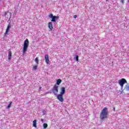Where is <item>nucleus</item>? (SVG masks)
<instances>
[{
    "mask_svg": "<svg viewBox=\"0 0 129 129\" xmlns=\"http://www.w3.org/2000/svg\"><path fill=\"white\" fill-rule=\"evenodd\" d=\"M109 115V112H108V110L107 107H104L100 113V118L102 120L103 119H105V118H107L108 117V115Z\"/></svg>",
    "mask_w": 129,
    "mask_h": 129,
    "instance_id": "1",
    "label": "nucleus"
},
{
    "mask_svg": "<svg viewBox=\"0 0 129 129\" xmlns=\"http://www.w3.org/2000/svg\"><path fill=\"white\" fill-rule=\"evenodd\" d=\"M28 48H29V39H27L24 41V43L23 44V54H26V51L28 50Z\"/></svg>",
    "mask_w": 129,
    "mask_h": 129,
    "instance_id": "2",
    "label": "nucleus"
},
{
    "mask_svg": "<svg viewBox=\"0 0 129 129\" xmlns=\"http://www.w3.org/2000/svg\"><path fill=\"white\" fill-rule=\"evenodd\" d=\"M48 17L51 19V22H56V20H59L60 17L59 16H53L52 13L48 15Z\"/></svg>",
    "mask_w": 129,
    "mask_h": 129,
    "instance_id": "3",
    "label": "nucleus"
},
{
    "mask_svg": "<svg viewBox=\"0 0 129 129\" xmlns=\"http://www.w3.org/2000/svg\"><path fill=\"white\" fill-rule=\"evenodd\" d=\"M59 86H57V85H54L53 88L52 89V92L55 95H57L58 94Z\"/></svg>",
    "mask_w": 129,
    "mask_h": 129,
    "instance_id": "4",
    "label": "nucleus"
},
{
    "mask_svg": "<svg viewBox=\"0 0 129 129\" xmlns=\"http://www.w3.org/2000/svg\"><path fill=\"white\" fill-rule=\"evenodd\" d=\"M125 83H127V82L125 79L122 78L118 81V84L121 86V87H123V86L124 84H125Z\"/></svg>",
    "mask_w": 129,
    "mask_h": 129,
    "instance_id": "5",
    "label": "nucleus"
},
{
    "mask_svg": "<svg viewBox=\"0 0 129 129\" xmlns=\"http://www.w3.org/2000/svg\"><path fill=\"white\" fill-rule=\"evenodd\" d=\"M57 98L60 102L64 101V98H63V95L59 94L57 96Z\"/></svg>",
    "mask_w": 129,
    "mask_h": 129,
    "instance_id": "6",
    "label": "nucleus"
},
{
    "mask_svg": "<svg viewBox=\"0 0 129 129\" xmlns=\"http://www.w3.org/2000/svg\"><path fill=\"white\" fill-rule=\"evenodd\" d=\"M48 27L49 29H50V31H52L53 30V23L52 22H49L48 23Z\"/></svg>",
    "mask_w": 129,
    "mask_h": 129,
    "instance_id": "7",
    "label": "nucleus"
},
{
    "mask_svg": "<svg viewBox=\"0 0 129 129\" xmlns=\"http://www.w3.org/2000/svg\"><path fill=\"white\" fill-rule=\"evenodd\" d=\"M10 29H11V24H8L5 35H8V33L10 32Z\"/></svg>",
    "mask_w": 129,
    "mask_h": 129,
    "instance_id": "8",
    "label": "nucleus"
},
{
    "mask_svg": "<svg viewBox=\"0 0 129 129\" xmlns=\"http://www.w3.org/2000/svg\"><path fill=\"white\" fill-rule=\"evenodd\" d=\"M66 91H65V87H61L60 88V94H59L64 95V94H65Z\"/></svg>",
    "mask_w": 129,
    "mask_h": 129,
    "instance_id": "9",
    "label": "nucleus"
},
{
    "mask_svg": "<svg viewBox=\"0 0 129 129\" xmlns=\"http://www.w3.org/2000/svg\"><path fill=\"white\" fill-rule=\"evenodd\" d=\"M45 59L47 64H49V56L48 54H45Z\"/></svg>",
    "mask_w": 129,
    "mask_h": 129,
    "instance_id": "10",
    "label": "nucleus"
},
{
    "mask_svg": "<svg viewBox=\"0 0 129 129\" xmlns=\"http://www.w3.org/2000/svg\"><path fill=\"white\" fill-rule=\"evenodd\" d=\"M33 126L34 127H37V120H34L33 121Z\"/></svg>",
    "mask_w": 129,
    "mask_h": 129,
    "instance_id": "11",
    "label": "nucleus"
},
{
    "mask_svg": "<svg viewBox=\"0 0 129 129\" xmlns=\"http://www.w3.org/2000/svg\"><path fill=\"white\" fill-rule=\"evenodd\" d=\"M124 89L126 90V91H129V84H127L124 88Z\"/></svg>",
    "mask_w": 129,
    "mask_h": 129,
    "instance_id": "12",
    "label": "nucleus"
},
{
    "mask_svg": "<svg viewBox=\"0 0 129 129\" xmlns=\"http://www.w3.org/2000/svg\"><path fill=\"white\" fill-rule=\"evenodd\" d=\"M61 82H62V80L61 79H59L57 80V81H56V84L57 85H59L61 83Z\"/></svg>",
    "mask_w": 129,
    "mask_h": 129,
    "instance_id": "13",
    "label": "nucleus"
},
{
    "mask_svg": "<svg viewBox=\"0 0 129 129\" xmlns=\"http://www.w3.org/2000/svg\"><path fill=\"white\" fill-rule=\"evenodd\" d=\"M8 54H9V59L11 60V59H12V51H9V52H8Z\"/></svg>",
    "mask_w": 129,
    "mask_h": 129,
    "instance_id": "14",
    "label": "nucleus"
},
{
    "mask_svg": "<svg viewBox=\"0 0 129 129\" xmlns=\"http://www.w3.org/2000/svg\"><path fill=\"white\" fill-rule=\"evenodd\" d=\"M35 61L37 64H39V58L38 57H36Z\"/></svg>",
    "mask_w": 129,
    "mask_h": 129,
    "instance_id": "15",
    "label": "nucleus"
},
{
    "mask_svg": "<svg viewBox=\"0 0 129 129\" xmlns=\"http://www.w3.org/2000/svg\"><path fill=\"white\" fill-rule=\"evenodd\" d=\"M48 127V124L44 123L43 124V128H47Z\"/></svg>",
    "mask_w": 129,
    "mask_h": 129,
    "instance_id": "16",
    "label": "nucleus"
},
{
    "mask_svg": "<svg viewBox=\"0 0 129 129\" xmlns=\"http://www.w3.org/2000/svg\"><path fill=\"white\" fill-rule=\"evenodd\" d=\"M38 68V64H35L33 66V70H37V69Z\"/></svg>",
    "mask_w": 129,
    "mask_h": 129,
    "instance_id": "17",
    "label": "nucleus"
},
{
    "mask_svg": "<svg viewBox=\"0 0 129 129\" xmlns=\"http://www.w3.org/2000/svg\"><path fill=\"white\" fill-rule=\"evenodd\" d=\"M13 103V102H10V104H8V106H7V108H10V107H11L12 106V104Z\"/></svg>",
    "mask_w": 129,
    "mask_h": 129,
    "instance_id": "18",
    "label": "nucleus"
},
{
    "mask_svg": "<svg viewBox=\"0 0 129 129\" xmlns=\"http://www.w3.org/2000/svg\"><path fill=\"white\" fill-rule=\"evenodd\" d=\"M78 58H79V56L78 55H76V60L77 62H78V61H79V59H78Z\"/></svg>",
    "mask_w": 129,
    "mask_h": 129,
    "instance_id": "19",
    "label": "nucleus"
},
{
    "mask_svg": "<svg viewBox=\"0 0 129 129\" xmlns=\"http://www.w3.org/2000/svg\"><path fill=\"white\" fill-rule=\"evenodd\" d=\"M74 19H76L77 18V15H74Z\"/></svg>",
    "mask_w": 129,
    "mask_h": 129,
    "instance_id": "20",
    "label": "nucleus"
},
{
    "mask_svg": "<svg viewBox=\"0 0 129 129\" xmlns=\"http://www.w3.org/2000/svg\"><path fill=\"white\" fill-rule=\"evenodd\" d=\"M121 1V3H122V4L124 3V0H120Z\"/></svg>",
    "mask_w": 129,
    "mask_h": 129,
    "instance_id": "21",
    "label": "nucleus"
},
{
    "mask_svg": "<svg viewBox=\"0 0 129 129\" xmlns=\"http://www.w3.org/2000/svg\"><path fill=\"white\" fill-rule=\"evenodd\" d=\"M113 110H114V111H115V108H113Z\"/></svg>",
    "mask_w": 129,
    "mask_h": 129,
    "instance_id": "22",
    "label": "nucleus"
},
{
    "mask_svg": "<svg viewBox=\"0 0 129 129\" xmlns=\"http://www.w3.org/2000/svg\"><path fill=\"white\" fill-rule=\"evenodd\" d=\"M7 13H6L5 14V17H7Z\"/></svg>",
    "mask_w": 129,
    "mask_h": 129,
    "instance_id": "23",
    "label": "nucleus"
},
{
    "mask_svg": "<svg viewBox=\"0 0 129 129\" xmlns=\"http://www.w3.org/2000/svg\"><path fill=\"white\" fill-rule=\"evenodd\" d=\"M41 121H43V119H41Z\"/></svg>",
    "mask_w": 129,
    "mask_h": 129,
    "instance_id": "24",
    "label": "nucleus"
},
{
    "mask_svg": "<svg viewBox=\"0 0 129 129\" xmlns=\"http://www.w3.org/2000/svg\"><path fill=\"white\" fill-rule=\"evenodd\" d=\"M106 2H107V0H106Z\"/></svg>",
    "mask_w": 129,
    "mask_h": 129,
    "instance_id": "25",
    "label": "nucleus"
}]
</instances>
